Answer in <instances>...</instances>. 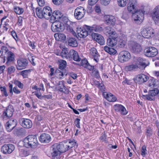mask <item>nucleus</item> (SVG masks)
I'll list each match as a JSON object with an SVG mask.
<instances>
[{"label":"nucleus","instance_id":"393cba45","mask_svg":"<svg viewBox=\"0 0 159 159\" xmlns=\"http://www.w3.org/2000/svg\"><path fill=\"white\" fill-rule=\"evenodd\" d=\"M72 59L76 61H80L81 59L79 57L78 52L74 50H71L70 51L69 60H71Z\"/></svg>","mask_w":159,"mask_h":159},{"label":"nucleus","instance_id":"7c9ffc66","mask_svg":"<svg viewBox=\"0 0 159 159\" xmlns=\"http://www.w3.org/2000/svg\"><path fill=\"white\" fill-rule=\"evenodd\" d=\"M152 14L153 18L157 21H159V5L156 7L154 9Z\"/></svg>","mask_w":159,"mask_h":159},{"label":"nucleus","instance_id":"3c124183","mask_svg":"<svg viewBox=\"0 0 159 159\" xmlns=\"http://www.w3.org/2000/svg\"><path fill=\"white\" fill-rule=\"evenodd\" d=\"M146 135L148 138H149L153 134L152 130L150 128H147L146 129Z\"/></svg>","mask_w":159,"mask_h":159},{"label":"nucleus","instance_id":"e433bc0d","mask_svg":"<svg viewBox=\"0 0 159 159\" xmlns=\"http://www.w3.org/2000/svg\"><path fill=\"white\" fill-rule=\"evenodd\" d=\"M126 39L125 38L123 37H120L118 41V45L120 48L124 47L126 43Z\"/></svg>","mask_w":159,"mask_h":159},{"label":"nucleus","instance_id":"ddd939ff","mask_svg":"<svg viewBox=\"0 0 159 159\" xmlns=\"http://www.w3.org/2000/svg\"><path fill=\"white\" fill-rule=\"evenodd\" d=\"M149 79V77L143 74H140L136 75L134 78V81L139 84L145 82Z\"/></svg>","mask_w":159,"mask_h":159},{"label":"nucleus","instance_id":"69168bd1","mask_svg":"<svg viewBox=\"0 0 159 159\" xmlns=\"http://www.w3.org/2000/svg\"><path fill=\"white\" fill-rule=\"evenodd\" d=\"M68 143L70 145H69V147H71V148H72L74 146H75V142L74 139H72V140H68Z\"/></svg>","mask_w":159,"mask_h":159},{"label":"nucleus","instance_id":"bb28decb","mask_svg":"<svg viewBox=\"0 0 159 159\" xmlns=\"http://www.w3.org/2000/svg\"><path fill=\"white\" fill-rule=\"evenodd\" d=\"M67 142L64 141L60 144V153H64L71 148V147H69L67 144Z\"/></svg>","mask_w":159,"mask_h":159},{"label":"nucleus","instance_id":"0e129e2a","mask_svg":"<svg viewBox=\"0 0 159 159\" xmlns=\"http://www.w3.org/2000/svg\"><path fill=\"white\" fill-rule=\"evenodd\" d=\"M13 133L15 135L18 136L20 135L21 130L19 129H15L13 131Z\"/></svg>","mask_w":159,"mask_h":159},{"label":"nucleus","instance_id":"aec40b11","mask_svg":"<svg viewBox=\"0 0 159 159\" xmlns=\"http://www.w3.org/2000/svg\"><path fill=\"white\" fill-rule=\"evenodd\" d=\"M114 108L116 111L120 112L122 115H125L128 113V111L125 107L122 105L116 104L114 106Z\"/></svg>","mask_w":159,"mask_h":159},{"label":"nucleus","instance_id":"37998d69","mask_svg":"<svg viewBox=\"0 0 159 159\" xmlns=\"http://www.w3.org/2000/svg\"><path fill=\"white\" fill-rule=\"evenodd\" d=\"M51 29L53 32H60V23H58L57 25L55 24L54 26L51 25Z\"/></svg>","mask_w":159,"mask_h":159},{"label":"nucleus","instance_id":"9d476101","mask_svg":"<svg viewBox=\"0 0 159 159\" xmlns=\"http://www.w3.org/2000/svg\"><path fill=\"white\" fill-rule=\"evenodd\" d=\"M154 34V30L150 27L143 29L141 31L142 36L146 38H149L153 36Z\"/></svg>","mask_w":159,"mask_h":159},{"label":"nucleus","instance_id":"423d86ee","mask_svg":"<svg viewBox=\"0 0 159 159\" xmlns=\"http://www.w3.org/2000/svg\"><path fill=\"white\" fill-rule=\"evenodd\" d=\"M89 26L86 25H83L81 28H77V32L78 36L80 38H84L88 34V32H89Z\"/></svg>","mask_w":159,"mask_h":159},{"label":"nucleus","instance_id":"f257e3e1","mask_svg":"<svg viewBox=\"0 0 159 159\" xmlns=\"http://www.w3.org/2000/svg\"><path fill=\"white\" fill-rule=\"evenodd\" d=\"M138 2L136 0H129L127 5L128 11L132 14V19L137 24H141L143 19V12L142 10H138Z\"/></svg>","mask_w":159,"mask_h":159},{"label":"nucleus","instance_id":"7ed1b4c3","mask_svg":"<svg viewBox=\"0 0 159 159\" xmlns=\"http://www.w3.org/2000/svg\"><path fill=\"white\" fill-rule=\"evenodd\" d=\"M23 145L27 148H34L38 143L36 135H30L28 136L23 140Z\"/></svg>","mask_w":159,"mask_h":159},{"label":"nucleus","instance_id":"1a4fd4ad","mask_svg":"<svg viewBox=\"0 0 159 159\" xmlns=\"http://www.w3.org/2000/svg\"><path fill=\"white\" fill-rule=\"evenodd\" d=\"M157 49L154 47H149L144 50V54L148 57H154L157 55Z\"/></svg>","mask_w":159,"mask_h":159},{"label":"nucleus","instance_id":"4d7b16f0","mask_svg":"<svg viewBox=\"0 0 159 159\" xmlns=\"http://www.w3.org/2000/svg\"><path fill=\"white\" fill-rule=\"evenodd\" d=\"M146 148L145 145L143 146L141 150V155L143 157H145L147 154Z\"/></svg>","mask_w":159,"mask_h":159},{"label":"nucleus","instance_id":"6e6d98bb","mask_svg":"<svg viewBox=\"0 0 159 159\" xmlns=\"http://www.w3.org/2000/svg\"><path fill=\"white\" fill-rule=\"evenodd\" d=\"M16 70V69L14 66H11L8 67L7 68V73L9 74H11L15 72Z\"/></svg>","mask_w":159,"mask_h":159},{"label":"nucleus","instance_id":"09e8293b","mask_svg":"<svg viewBox=\"0 0 159 159\" xmlns=\"http://www.w3.org/2000/svg\"><path fill=\"white\" fill-rule=\"evenodd\" d=\"M5 127L6 130L8 132H11L15 128L7 122L5 124Z\"/></svg>","mask_w":159,"mask_h":159},{"label":"nucleus","instance_id":"c756f323","mask_svg":"<svg viewBox=\"0 0 159 159\" xmlns=\"http://www.w3.org/2000/svg\"><path fill=\"white\" fill-rule=\"evenodd\" d=\"M51 19L54 21H60V11L55 10L52 12V14L51 16Z\"/></svg>","mask_w":159,"mask_h":159},{"label":"nucleus","instance_id":"58836bf2","mask_svg":"<svg viewBox=\"0 0 159 159\" xmlns=\"http://www.w3.org/2000/svg\"><path fill=\"white\" fill-rule=\"evenodd\" d=\"M60 92H62V98L65 100H66L67 98V95L69 93L68 90L65 89V88L64 89H62L60 88Z\"/></svg>","mask_w":159,"mask_h":159},{"label":"nucleus","instance_id":"72a5a7b5","mask_svg":"<svg viewBox=\"0 0 159 159\" xmlns=\"http://www.w3.org/2000/svg\"><path fill=\"white\" fill-rule=\"evenodd\" d=\"M104 32L106 35H109L110 37L113 35V34H114V32H116L113 31L112 28L109 26H107L105 28Z\"/></svg>","mask_w":159,"mask_h":159},{"label":"nucleus","instance_id":"c03bdc74","mask_svg":"<svg viewBox=\"0 0 159 159\" xmlns=\"http://www.w3.org/2000/svg\"><path fill=\"white\" fill-rule=\"evenodd\" d=\"M68 40L65 34L60 33V42L64 44L67 43Z\"/></svg>","mask_w":159,"mask_h":159},{"label":"nucleus","instance_id":"b1692460","mask_svg":"<svg viewBox=\"0 0 159 159\" xmlns=\"http://www.w3.org/2000/svg\"><path fill=\"white\" fill-rule=\"evenodd\" d=\"M43 18L48 19L51 17L52 14V11L50 7L46 6L43 9Z\"/></svg>","mask_w":159,"mask_h":159},{"label":"nucleus","instance_id":"052dcab7","mask_svg":"<svg viewBox=\"0 0 159 159\" xmlns=\"http://www.w3.org/2000/svg\"><path fill=\"white\" fill-rule=\"evenodd\" d=\"M89 63L86 59H83L81 61V64L84 68L89 64Z\"/></svg>","mask_w":159,"mask_h":159},{"label":"nucleus","instance_id":"a878e982","mask_svg":"<svg viewBox=\"0 0 159 159\" xmlns=\"http://www.w3.org/2000/svg\"><path fill=\"white\" fill-rule=\"evenodd\" d=\"M102 95L104 97L110 102H114L117 100L116 96L111 93L105 92L102 93Z\"/></svg>","mask_w":159,"mask_h":159},{"label":"nucleus","instance_id":"de8ad7c7","mask_svg":"<svg viewBox=\"0 0 159 159\" xmlns=\"http://www.w3.org/2000/svg\"><path fill=\"white\" fill-rule=\"evenodd\" d=\"M0 89L2 93V96L7 97L8 94L7 92L6 88L5 87H1Z\"/></svg>","mask_w":159,"mask_h":159},{"label":"nucleus","instance_id":"774afa93","mask_svg":"<svg viewBox=\"0 0 159 159\" xmlns=\"http://www.w3.org/2000/svg\"><path fill=\"white\" fill-rule=\"evenodd\" d=\"M38 5L40 7L43 6L45 4L44 0H37Z\"/></svg>","mask_w":159,"mask_h":159},{"label":"nucleus","instance_id":"ea45409f","mask_svg":"<svg viewBox=\"0 0 159 159\" xmlns=\"http://www.w3.org/2000/svg\"><path fill=\"white\" fill-rule=\"evenodd\" d=\"M90 74L92 76L97 79L100 77L99 71L95 68L90 72Z\"/></svg>","mask_w":159,"mask_h":159},{"label":"nucleus","instance_id":"2f4dec72","mask_svg":"<svg viewBox=\"0 0 159 159\" xmlns=\"http://www.w3.org/2000/svg\"><path fill=\"white\" fill-rule=\"evenodd\" d=\"M90 53L94 57V60L98 62V54L96 49L94 48H91L90 50Z\"/></svg>","mask_w":159,"mask_h":159},{"label":"nucleus","instance_id":"cd10ccee","mask_svg":"<svg viewBox=\"0 0 159 159\" xmlns=\"http://www.w3.org/2000/svg\"><path fill=\"white\" fill-rule=\"evenodd\" d=\"M88 27L89 28L90 32L93 31L100 32L103 30V28L101 26L96 25H93L92 26H89V27Z\"/></svg>","mask_w":159,"mask_h":159},{"label":"nucleus","instance_id":"13d9d810","mask_svg":"<svg viewBox=\"0 0 159 159\" xmlns=\"http://www.w3.org/2000/svg\"><path fill=\"white\" fill-rule=\"evenodd\" d=\"M98 87L100 89V91L103 93L105 92H104L105 91V87L104 84L102 82H101L100 85Z\"/></svg>","mask_w":159,"mask_h":159},{"label":"nucleus","instance_id":"f3484780","mask_svg":"<svg viewBox=\"0 0 159 159\" xmlns=\"http://www.w3.org/2000/svg\"><path fill=\"white\" fill-rule=\"evenodd\" d=\"M92 38L101 45H103L105 43L104 37L101 34L93 33L92 34Z\"/></svg>","mask_w":159,"mask_h":159},{"label":"nucleus","instance_id":"2eb2a0df","mask_svg":"<svg viewBox=\"0 0 159 159\" xmlns=\"http://www.w3.org/2000/svg\"><path fill=\"white\" fill-rule=\"evenodd\" d=\"M19 122L21 125L25 128L30 129L32 126L31 121L28 119L21 118L19 119Z\"/></svg>","mask_w":159,"mask_h":159},{"label":"nucleus","instance_id":"c9c22d12","mask_svg":"<svg viewBox=\"0 0 159 159\" xmlns=\"http://www.w3.org/2000/svg\"><path fill=\"white\" fill-rule=\"evenodd\" d=\"M68 41L69 46L72 47H76L78 46L77 42L75 38H70Z\"/></svg>","mask_w":159,"mask_h":159},{"label":"nucleus","instance_id":"6e6552de","mask_svg":"<svg viewBox=\"0 0 159 159\" xmlns=\"http://www.w3.org/2000/svg\"><path fill=\"white\" fill-rule=\"evenodd\" d=\"M14 149V146L11 143L4 144L2 146L1 148L2 152L6 155L11 154Z\"/></svg>","mask_w":159,"mask_h":159},{"label":"nucleus","instance_id":"bf43d9fd","mask_svg":"<svg viewBox=\"0 0 159 159\" xmlns=\"http://www.w3.org/2000/svg\"><path fill=\"white\" fill-rule=\"evenodd\" d=\"M1 50L2 52V54L3 53H6V54L7 53V52L9 51L7 47L5 46H2L1 48Z\"/></svg>","mask_w":159,"mask_h":159},{"label":"nucleus","instance_id":"39448f33","mask_svg":"<svg viewBox=\"0 0 159 159\" xmlns=\"http://www.w3.org/2000/svg\"><path fill=\"white\" fill-rule=\"evenodd\" d=\"M52 152L51 153L52 159H60V144L56 143L51 147Z\"/></svg>","mask_w":159,"mask_h":159},{"label":"nucleus","instance_id":"680f3d73","mask_svg":"<svg viewBox=\"0 0 159 159\" xmlns=\"http://www.w3.org/2000/svg\"><path fill=\"white\" fill-rule=\"evenodd\" d=\"M142 97L143 98L145 99L148 100L152 101L153 100L152 97L149 94L146 95H143Z\"/></svg>","mask_w":159,"mask_h":159},{"label":"nucleus","instance_id":"49530a36","mask_svg":"<svg viewBox=\"0 0 159 159\" xmlns=\"http://www.w3.org/2000/svg\"><path fill=\"white\" fill-rule=\"evenodd\" d=\"M10 124L13 127H15L17 125V122L16 120L13 118H11V119L9 120L7 122Z\"/></svg>","mask_w":159,"mask_h":159},{"label":"nucleus","instance_id":"e2e57ef3","mask_svg":"<svg viewBox=\"0 0 159 159\" xmlns=\"http://www.w3.org/2000/svg\"><path fill=\"white\" fill-rule=\"evenodd\" d=\"M11 34L15 40L17 41L18 38L15 31L14 30H13L11 32Z\"/></svg>","mask_w":159,"mask_h":159},{"label":"nucleus","instance_id":"473e14b6","mask_svg":"<svg viewBox=\"0 0 159 159\" xmlns=\"http://www.w3.org/2000/svg\"><path fill=\"white\" fill-rule=\"evenodd\" d=\"M138 68V65L135 63V64H132L126 66L125 67V69L128 71H132L137 70Z\"/></svg>","mask_w":159,"mask_h":159},{"label":"nucleus","instance_id":"c85d7f7f","mask_svg":"<svg viewBox=\"0 0 159 159\" xmlns=\"http://www.w3.org/2000/svg\"><path fill=\"white\" fill-rule=\"evenodd\" d=\"M60 56L63 58L69 59L70 58V52H69L68 48H63L61 52Z\"/></svg>","mask_w":159,"mask_h":159},{"label":"nucleus","instance_id":"5fc2aeb1","mask_svg":"<svg viewBox=\"0 0 159 159\" xmlns=\"http://www.w3.org/2000/svg\"><path fill=\"white\" fill-rule=\"evenodd\" d=\"M14 83L16 86H17L18 87L21 89L23 88L24 85L23 84L21 83V82L17 80H15L14 81Z\"/></svg>","mask_w":159,"mask_h":159},{"label":"nucleus","instance_id":"412c9836","mask_svg":"<svg viewBox=\"0 0 159 159\" xmlns=\"http://www.w3.org/2000/svg\"><path fill=\"white\" fill-rule=\"evenodd\" d=\"M136 60V63L140 69H144L147 66V61L145 59L139 57L137 58Z\"/></svg>","mask_w":159,"mask_h":159},{"label":"nucleus","instance_id":"8fccbe9b","mask_svg":"<svg viewBox=\"0 0 159 159\" xmlns=\"http://www.w3.org/2000/svg\"><path fill=\"white\" fill-rule=\"evenodd\" d=\"M128 0H118V4L121 7H124L127 4Z\"/></svg>","mask_w":159,"mask_h":159},{"label":"nucleus","instance_id":"4be33fe9","mask_svg":"<svg viewBox=\"0 0 159 159\" xmlns=\"http://www.w3.org/2000/svg\"><path fill=\"white\" fill-rule=\"evenodd\" d=\"M147 84L148 86L151 88H157L159 87V81L152 77H150Z\"/></svg>","mask_w":159,"mask_h":159},{"label":"nucleus","instance_id":"79ce46f5","mask_svg":"<svg viewBox=\"0 0 159 159\" xmlns=\"http://www.w3.org/2000/svg\"><path fill=\"white\" fill-rule=\"evenodd\" d=\"M154 89L150 90L148 92V94L152 97L157 95L159 93V90L157 88H153Z\"/></svg>","mask_w":159,"mask_h":159},{"label":"nucleus","instance_id":"5701e85b","mask_svg":"<svg viewBox=\"0 0 159 159\" xmlns=\"http://www.w3.org/2000/svg\"><path fill=\"white\" fill-rule=\"evenodd\" d=\"M7 61L6 64L9 65L12 63L15 60V55L11 51H9L6 54Z\"/></svg>","mask_w":159,"mask_h":159},{"label":"nucleus","instance_id":"864d4df0","mask_svg":"<svg viewBox=\"0 0 159 159\" xmlns=\"http://www.w3.org/2000/svg\"><path fill=\"white\" fill-rule=\"evenodd\" d=\"M67 66V63L66 61L60 59V69H64Z\"/></svg>","mask_w":159,"mask_h":159},{"label":"nucleus","instance_id":"f704fd0d","mask_svg":"<svg viewBox=\"0 0 159 159\" xmlns=\"http://www.w3.org/2000/svg\"><path fill=\"white\" fill-rule=\"evenodd\" d=\"M104 50L111 55H114L116 53V51L114 48H110L107 46H105L104 48Z\"/></svg>","mask_w":159,"mask_h":159},{"label":"nucleus","instance_id":"0eeeda50","mask_svg":"<svg viewBox=\"0 0 159 159\" xmlns=\"http://www.w3.org/2000/svg\"><path fill=\"white\" fill-rule=\"evenodd\" d=\"M86 13V10L81 6L77 7L75 11L74 16L77 20H80L84 16Z\"/></svg>","mask_w":159,"mask_h":159},{"label":"nucleus","instance_id":"dca6fc26","mask_svg":"<svg viewBox=\"0 0 159 159\" xmlns=\"http://www.w3.org/2000/svg\"><path fill=\"white\" fill-rule=\"evenodd\" d=\"M104 22L108 25H114L116 22L115 17L112 15H105L104 17Z\"/></svg>","mask_w":159,"mask_h":159},{"label":"nucleus","instance_id":"a18cd8bd","mask_svg":"<svg viewBox=\"0 0 159 159\" xmlns=\"http://www.w3.org/2000/svg\"><path fill=\"white\" fill-rule=\"evenodd\" d=\"M14 11L18 15L21 14L24 12V9L22 8L18 7H16L14 8Z\"/></svg>","mask_w":159,"mask_h":159},{"label":"nucleus","instance_id":"9b49d317","mask_svg":"<svg viewBox=\"0 0 159 159\" xmlns=\"http://www.w3.org/2000/svg\"><path fill=\"white\" fill-rule=\"evenodd\" d=\"M129 45L130 49L133 53H138L142 50L141 45L136 42L131 41L130 42Z\"/></svg>","mask_w":159,"mask_h":159},{"label":"nucleus","instance_id":"f8f14e48","mask_svg":"<svg viewBox=\"0 0 159 159\" xmlns=\"http://www.w3.org/2000/svg\"><path fill=\"white\" fill-rule=\"evenodd\" d=\"M114 33V34L110 36L107 40V44L111 47H113L116 45L117 42L118 34L116 32Z\"/></svg>","mask_w":159,"mask_h":159},{"label":"nucleus","instance_id":"a211bd4d","mask_svg":"<svg viewBox=\"0 0 159 159\" xmlns=\"http://www.w3.org/2000/svg\"><path fill=\"white\" fill-rule=\"evenodd\" d=\"M17 65L16 68L17 70H21L26 68L28 64V61L25 58H21L17 61Z\"/></svg>","mask_w":159,"mask_h":159},{"label":"nucleus","instance_id":"338daca9","mask_svg":"<svg viewBox=\"0 0 159 159\" xmlns=\"http://www.w3.org/2000/svg\"><path fill=\"white\" fill-rule=\"evenodd\" d=\"M111 0H100L101 3L104 5L106 6L109 4Z\"/></svg>","mask_w":159,"mask_h":159},{"label":"nucleus","instance_id":"6ab92c4d","mask_svg":"<svg viewBox=\"0 0 159 159\" xmlns=\"http://www.w3.org/2000/svg\"><path fill=\"white\" fill-rule=\"evenodd\" d=\"M39 139L41 143H47L51 141V138L50 135L49 134L43 133L39 137Z\"/></svg>","mask_w":159,"mask_h":159},{"label":"nucleus","instance_id":"603ef678","mask_svg":"<svg viewBox=\"0 0 159 159\" xmlns=\"http://www.w3.org/2000/svg\"><path fill=\"white\" fill-rule=\"evenodd\" d=\"M20 154L22 157H25L29 155L30 153L29 151L22 149L20 151Z\"/></svg>","mask_w":159,"mask_h":159},{"label":"nucleus","instance_id":"4c0bfd02","mask_svg":"<svg viewBox=\"0 0 159 159\" xmlns=\"http://www.w3.org/2000/svg\"><path fill=\"white\" fill-rule=\"evenodd\" d=\"M35 10L36 13L38 17L39 18H43V9L42 10L41 8L38 7L36 8Z\"/></svg>","mask_w":159,"mask_h":159},{"label":"nucleus","instance_id":"4468645a","mask_svg":"<svg viewBox=\"0 0 159 159\" xmlns=\"http://www.w3.org/2000/svg\"><path fill=\"white\" fill-rule=\"evenodd\" d=\"M130 53L126 51L120 52L118 56V60L121 62L128 61L130 58Z\"/></svg>","mask_w":159,"mask_h":159},{"label":"nucleus","instance_id":"f03ea898","mask_svg":"<svg viewBox=\"0 0 159 159\" xmlns=\"http://www.w3.org/2000/svg\"><path fill=\"white\" fill-rule=\"evenodd\" d=\"M60 13V31H63L65 29L66 30L73 35L76 34V33L73 30L72 27V23L69 21L68 18L66 16L61 15Z\"/></svg>","mask_w":159,"mask_h":159},{"label":"nucleus","instance_id":"a19ab883","mask_svg":"<svg viewBox=\"0 0 159 159\" xmlns=\"http://www.w3.org/2000/svg\"><path fill=\"white\" fill-rule=\"evenodd\" d=\"M32 70V69L23 70L20 72V74L23 76V78H27L28 74L30 73Z\"/></svg>","mask_w":159,"mask_h":159},{"label":"nucleus","instance_id":"20e7f679","mask_svg":"<svg viewBox=\"0 0 159 159\" xmlns=\"http://www.w3.org/2000/svg\"><path fill=\"white\" fill-rule=\"evenodd\" d=\"M14 110L13 106L9 105L3 112L2 117L3 120L10 119L12 116Z\"/></svg>","mask_w":159,"mask_h":159}]
</instances>
